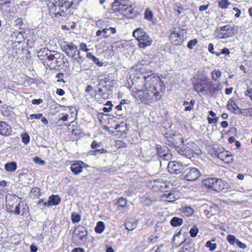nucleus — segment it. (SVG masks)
I'll list each match as a JSON object with an SVG mask.
<instances>
[{
  "instance_id": "obj_1",
  "label": "nucleus",
  "mask_w": 252,
  "mask_h": 252,
  "mask_svg": "<svg viewBox=\"0 0 252 252\" xmlns=\"http://www.w3.org/2000/svg\"><path fill=\"white\" fill-rule=\"evenodd\" d=\"M145 84L143 88L137 89L136 98L141 103L146 105H151L159 100L162 96L161 92L157 90L154 81L152 79L154 78L153 74L147 76H144Z\"/></svg>"
},
{
  "instance_id": "obj_2",
  "label": "nucleus",
  "mask_w": 252,
  "mask_h": 252,
  "mask_svg": "<svg viewBox=\"0 0 252 252\" xmlns=\"http://www.w3.org/2000/svg\"><path fill=\"white\" fill-rule=\"evenodd\" d=\"M79 0H59L55 3H52L50 12L54 13L55 17H65L70 12L71 8H76Z\"/></svg>"
},
{
  "instance_id": "obj_3",
  "label": "nucleus",
  "mask_w": 252,
  "mask_h": 252,
  "mask_svg": "<svg viewBox=\"0 0 252 252\" xmlns=\"http://www.w3.org/2000/svg\"><path fill=\"white\" fill-rule=\"evenodd\" d=\"M202 184L205 188L217 192H220L224 189L225 183L220 179L208 178L204 179Z\"/></svg>"
},
{
  "instance_id": "obj_4",
  "label": "nucleus",
  "mask_w": 252,
  "mask_h": 252,
  "mask_svg": "<svg viewBox=\"0 0 252 252\" xmlns=\"http://www.w3.org/2000/svg\"><path fill=\"white\" fill-rule=\"evenodd\" d=\"M133 36L138 41L139 46L145 48L151 45L153 40L142 29L138 28L133 32Z\"/></svg>"
},
{
  "instance_id": "obj_5",
  "label": "nucleus",
  "mask_w": 252,
  "mask_h": 252,
  "mask_svg": "<svg viewBox=\"0 0 252 252\" xmlns=\"http://www.w3.org/2000/svg\"><path fill=\"white\" fill-rule=\"evenodd\" d=\"M64 57L63 54H61L57 51H52V53L49 54L47 59L45 61L44 63L51 69L55 68L56 67L60 66V62L59 59H63Z\"/></svg>"
},
{
  "instance_id": "obj_6",
  "label": "nucleus",
  "mask_w": 252,
  "mask_h": 252,
  "mask_svg": "<svg viewBox=\"0 0 252 252\" xmlns=\"http://www.w3.org/2000/svg\"><path fill=\"white\" fill-rule=\"evenodd\" d=\"M215 155L224 163H230L233 161V155L223 148H218L215 151Z\"/></svg>"
},
{
  "instance_id": "obj_7",
  "label": "nucleus",
  "mask_w": 252,
  "mask_h": 252,
  "mask_svg": "<svg viewBox=\"0 0 252 252\" xmlns=\"http://www.w3.org/2000/svg\"><path fill=\"white\" fill-rule=\"evenodd\" d=\"M232 27L229 25L218 27L215 32V37L219 39L230 37L232 34Z\"/></svg>"
},
{
  "instance_id": "obj_8",
  "label": "nucleus",
  "mask_w": 252,
  "mask_h": 252,
  "mask_svg": "<svg viewBox=\"0 0 252 252\" xmlns=\"http://www.w3.org/2000/svg\"><path fill=\"white\" fill-rule=\"evenodd\" d=\"M164 143L170 147H180L183 143V138L182 135L179 133L173 134L172 136H166V140Z\"/></svg>"
},
{
  "instance_id": "obj_9",
  "label": "nucleus",
  "mask_w": 252,
  "mask_h": 252,
  "mask_svg": "<svg viewBox=\"0 0 252 252\" xmlns=\"http://www.w3.org/2000/svg\"><path fill=\"white\" fill-rule=\"evenodd\" d=\"M183 177L187 181H193L197 180L200 176V171L196 168H188L183 172Z\"/></svg>"
},
{
  "instance_id": "obj_10",
  "label": "nucleus",
  "mask_w": 252,
  "mask_h": 252,
  "mask_svg": "<svg viewBox=\"0 0 252 252\" xmlns=\"http://www.w3.org/2000/svg\"><path fill=\"white\" fill-rule=\"evenodd\" d=\"M88 235L87 230L83 226L76 227L72 233V237L76 239H79L82 243H86Z\"/></svg>"
},
{
  "instance_id": "obj_11",
  "label": "nucleus",
  "mask_w": 252,
  "mask_h": 252,
  "mask_svg": "<svg viewBox=\"0 0 252 252\" xmlns=\"http://www.w3.org/2000/svg\"><path fill=\"white\" fill-rule=\"evenodd\" d=\"M21 198H19L17 195L13 194H7L6 195V208L8 212H13L14 205L19 201Z\"/></svg>"
},
{
  "instance_id": "obj_12",
  "label": "nucleus",
  "mask_w": 252,
  "mask_h": 252,
  "mask_svg": "<svg viewBox=\"0 0 252 252\" xmlns=\"http://www.w3.org/2000/svg\"><path fill=\"white\" fill-rule=\"evenodd\" d=\"M168 170L171 174H178L182 172V166L180 163L173 161L169 162Z\"/></svg>"
},
{
  "instance_id": "obj_13",
  "label": "nucleus",
  "mask_w": 252,
  "mask_h": 252,
  "mask_svg": "<svg viewBox=\"0 0 252 252\" xmlns=\"http://www.w3.org/2000/svg\"><path fill=\"white\" fill-rule=\"evenodd\" d=\"M29 207L28 205L23 202L19 201L18 204L15 206V210H13V213L16 215L23 216L29 212Z\"/></svg>"
},
{
  "instance_id": "obj_14",
  "label": "nucleus",
  "mask_w": 252,
  "mask_h": 252,
  "mask_svg": "<svg viewBox=\"0 0 252 252\" xmlns=\"http://www.w3.org/2000/svg\"><path fill=\"white\" fill-rule=\"evenodd\" d=\"M62 49L67 56L72 57H74L78 51L77 47L72 43L64 45Z\"/></svg>"
},
{
  "instance_id": "obj_15",
  "label": "nucleus",
  "mask_w": 252,
  "mask_h": 252,
  "mask_svg": "<svg viewBox=\"0 0 252 252\" xmlns=\"http://www.w3.org/2000/svg\"><path fill=\"white\" fill-rule=\"evenodd\" d=\"M88 166V165L83 161H78L71 164L70 169L74 175H77L82 172L83 167L87 168Z\"/></svg>"
},
{
  "instance_id": "obj_16",
  "label": "nucleus",
  "mask_w": 252,
  "mask_h": 252,
  "mask_svg": "<svg viewBox=\"0 0 252 252\" xmlns=\"http://www.w3.org/2000/svg\"><path fill=\"white\" fill-rule=\"evenodd\" d=\"M12 132L11 126L4 122H0V134L2 136H8Z\"/></svg>"
},
{
  "instance_id": "obj_17",
  "label": "nucleus",
  "mask_w": 252,
  "mask_h": 252,
  "mask_svg": "<svg viewBox=\"0 0 252 252\" xmlns=\"http://www.w3.org/2000/svg\"><path fill=\"white\" fill-rule=\"evenodd\" d=\"M157 153L158 156L163 160H168L171 159L172 155L169 153L167 148L157 147Z\"/></svg>"
},
{
  "instance_id": "obj_18",
  "label": "nucleus",
  "mask_w": 252,
  "mask_h": 252,
  "mask_svg": "<svg viewBox=\"0 0 252 252\" xmlns=\"http://www.w3.org/2000/svg\"><path fill=\"white\" fill-rule=\"evenodd\" d=\"M122 14L127 18H133L136 15V12L131 6H126L119 10Z\"/></svg>"
},
{
  "instance_id": "obj_19",
  "label": "nucleus",
  "mask_w": 252,
  "mask_h": 252,
  "mask_svg": "<svg viewBox=\"0 0 252 252\" xmlns=\"http://www.w3.org/2000/svg\"><path fill=\"white\" fill-rule=\"evenodd\" d=\"M61 199L59 195H52L49 197L47 202H45L43 205L45 207L57 205L61 202Z\"/></svg>"
},
{
  "instance_id": "obj_20",
  "label": "nucleus",
  "mask_w": 252,
  "mask_h": 252,
  "mask_svg": "<svg viewBox=\"0 0 252 252\" xmlns=\"http://www.w3.org/2000/svg\"><path fill=\"white\" fill-rule=\"evenodd\" d=\"M194 90L199 93L206 94V89L204 85V81L202 80H197L193 84Z\"/></svg>"
},
{
  "instance_id": "obj_21",
  "label": "nucleus",
  "mask_w": 252,
  "mask_h": 252,
  "mask_svg": "<svg viewBox=\"0 0 252 252\" xmlns=\"http://www.w3.org/2000/svg\"><path fill=\"white\" fill-rule=\"evenodd\" d=\"M128 0H115L112 4L114 10H120L126 6Z\"/></svg>"
},
{
  "instance_id": "obj_22",
  "label": "nucleus",
  "mask_w": 252,
  "mask_h": 252,
  "mask_svg": "<svg viewBox=\"0 0 252 252\" xmlns=\"http://www.w3.org/2000/svg\"><path fill=\"white\" fill-rule=\"evenodd\" d=\"M137 220L135 218H129L125 222V225L128 230L132 231L137 226Z\"/></svg>"
},
{
  "instance_id": "obj_23",
  "label": "nucleus",
  "mask_w": 252,
  "mask_h": 252,
  "mask_svg": "<svg viewBox=\"0 0 252 252\" xmlns=\"http://www.w3.org/2000/svg\"><path fill=\"white\" fill-rule=\"evenodd\" d=\"M52 53V51L49 50L47 48H43L37 52V56L40 60L46 61L49 54Z\"/></svg>"
},
{
  "instance_id": "obj_24",
  "label": "nucleus",
  "mask_w": 252,
  "mask_h": 252,
  "mask_svg": "<svg viewBox=\"0 0 252 252\" xmlns=\"http://www.w3.org/2000/svg\"><path fill=\"white\" fill-rule=\"evenodd\" d=\"M194 244L192 242L185 243L179 252H194Z\"/></svg>"
},
{
  "instance_id": "obj_25",
  "label": "nucleus",
  "mask_w": 252,
  "mask_h": 252,
  "mask_svg": "<svg viewBox=\"0 0 252 252\" xmlns=\"http://www.w3.org/2000/svg\"><path fill=\"white\" fill-rule=\"evenodd\" d=\"M204 85L206 89V94L209 92L212 94L215 92L216 88L214 87L212 82L208 80H204Z\"/></svg>"
},
{
  "instance_id": "obj_26",
  "label": "nucleus",
  "mask_w": 252,
  "mask_h": 252,
  "mask_svg": "<svg viewBox=\"0 0 252 252\" xmlns=\"http://www.w3.org/2000/svg\"><path fill=\"white\" fill-rule=\"evenodd\" d=\"M227 107L229 110H233L234 113H235V111L240 109L235 101L232 99L228 100Z\"/></svg>"
},
{
  "instance_id": "obj_27",
  "label": "nucleus",
  "mask_w": 252,
  "mask_h": 252,
  "mask_svg": "<svg viewBox=\"0 0 252 252\" xmlns=\"http://www.w3.org/2000/svg\"><path fill=\"white\" fill-rule=\"evenodd\" d=\"M183 222V220L182 218L177 217H173L170 220V224L173 227H177L180 226Z\"/></svg>"
},
{
  "instance_id": "obj_28",
  "label": "nucleus",
  "mask_w": 252,
  "mask_h": 252,
  "mask_svg": "<svg viewBox=\"0 0 252 252\" xmlns=\"http://www.w3.org/2000/svg\"><path fill=\"white\" fill-rule=\"evenodd\" d=\"M5 168L7 171L14 172L17 168V163L15 161L7 163L5 165Z\"/></svg>"
},
{
  "instance_id": "obj_29",
  "label": "nucleus",
  "mask_w": 252,
  "mask_h": 252,
  "mask_svg": "<svg viewBox=\"0 0 252 252\" xmlns=\"http://www.w3.org/2000/svg\"><path fill=\"white\" fill-rule=\"evenodd\" d=\"M87 57L92 59L94 63L96 64L99 66H101L103 65V63L100 62L99 59L95 57L92 53H87Z\"/></svg>"
},
{
  "instance_id": "obj_30",
  "label": "nucleus",
  "mask_w": 252,
  "mask_h": 252,
  "mask_svg": "<svg viewBox=\"0 0 252 252\" xmlns=\"http://www.w3.org/2000/svg\"><path fill=\"white\" fill-rule=\"evenodd\" d=\"M162 198H166V201L170 202H173L177 199L173 193L170 192L167 194H164L162 196Z\"/></svg>"
},
{
  "instance_id": "obj_31",
  "label": "nucleus",
  "mask_w": 252,
  "mask_h": 252,
  "mask_svg": "<svg viewBox=\"0 0 252 252\" xmlns=\"http://www.w3.org/2000/svg\"><path fill=\"white\" fill-rule=\"evenodd\" d=\"M104 228V223L103 221H99L96 224V226L95 227V231L99 234L101 233L103 231Z\"/></svg>"
},
{
  "instance_id": "obj_32",
  "label": "nucleus",
  "mask_w": 252,
  "mask_h": 252,
  "mask_svg": "<svg viewBox=\"0 0 252 252\" xmlns=\"http://www.w3.org/2000/svg\"><path fill=\"white\" fill-rule=\"evenodd\" d=\"M30 195L32 198L38 197L40 195V189L37 187L33 188L31 191Z\"/></svg>"
},
{
  "instance_id": "obj_33",
  "label": "nucleus",
  "mask_w": 252,
  "mask_h": 252,
  "mask_svg": "<svg viewBox=\"0 0 252 252\" xmlns=\"http://www.w3.org/2000/svg\"><path fill=\"white\" fill-rule=\"evenodd\" d=\"M227 240L228 242L232 245L236 244V241H238V239H236V237L233 235H228L226 237Z\"/></svg>"
},
{
  "instance_id": "obj_34",
  "label": "nucleus",
  "mask_w": 252,
  "mask_h": 252,
  "mask_svg": "<svg viewBox=\"0 0 252 252\" xmlns=\"http://www.w3.org/2000/svg\"><path fill=\"white\" fill-rule=\"evenodd\" d=\"M153 17V14L152 11L148 8L146 9L145 12V18L148 20L152 21Z\"/></svg>"
},
{
  "instance_id": "obj_35",
  "label": "nucleus",
  "mask_w": 252,
  "mask_h": 252,
  "mask_svg": "<svg viewBox=\"0 0 252 252\" xmlns=\"http://www.w3.org/2000/svg\"><path fill=\"white\" fill-rule=\"evenodd\" d=\"M81 220V216L79 214L73 213L71 214V220L73 222H78Z\"/></svg>"
},
{
  "instance_id": "obj_36",
  "label": "nucleus",
  "mask_w": 252,
  "mask_h": 252,
  "mask_svg": "<svg viewBox=\"0 0 252 252\" xmlns=\"http://www.w3.org/2000/svg\"><path fill=\"white\" fill-rule=\"evenodd\" d=\"M221 76V72L219 70H214L212 72V79L216 81Z\"/></svg>"
},
{
  "instance_id": "obj_37",
  "label": "nucleus",
  "mask_w": 252,
  "mask_h": 252,
  "mask_svg": "<svg viewBox=\"0 0 252 252\" xmlns=\"http://www.w3.org/2000/svg\"><path fill=\"white\" fill-rule=\"evenodd\" d=\"M107 151V150L104 149L103 148L99 149H96L94 151H91L90 152V155L95 156L97 155L98 154H101L103 153H105Z\"/></svg>"
},
{
  "instance_id": "obj_38",
  "label": "nucleus",
  "mask_w": 252,
  "mask_h": 252,
  "mask_svg": "<svg viewBox=\"0 0 252 252\" xmlns=\"http://www.w3.org/2000/svg\"><path fill=\"white\" fill-rule=\"evenodd\" d=\"M66 109H69V110H71V108L69 107H65L64 106L61 105L60 104H58L55 107V109L56 112L63 111H66Z\"/></svg>"
},
{
  "instance_id": "obj_39",
  "label": "nucleus",
  "mask_w": 252,
  "mask_h": 252,
  "mask_svg": "<svg viewBox=\"0 0 252 252\" xmlns=\"http://www.w3.org/2000/svg\"><path fill=\"white\" fill-rule=\"evenodd\" d=\"M197 42L198 40L196 39H192L188 42L187 47L190 49H192Z\"/></svg>"
},
{
  "instance_id": "obj_40",
  "label": "nucleus",
  "mask_w": 252,
  "mask_h": 252,
  "mask_svg": "<svg viewBox=\"0 0 252 252\" xmlns=\"http://www.w3.org/2000/svg\"><path fill=\"white\" fill-rule=\"evenodd\" d=\"M206 247L209 248L210 251H213L216 249L217 244L212 243L211 241H208L206 242Z\"/></svg>"
},
{
  "instance_id": "obj_41",
  "label": "nucleus",
  "mask_w": 252,
  "mask_h": 252,
  "mask_svg": "<svg viewBox=\"0 0 252 252\" xmlns=\"http://www.w3.org/2000/svg\"><path fill=\"white\" fill-rule=\"evenodd\" d=\"M229 4L230 3L227 0H221V1L219 2V6L221 8L225 9L228 7Z\"/></svg>"
},
{
  "instance_id": "obj_42",
  "label": "nucleus",
  "mask_w": 252,
  "mask_h": 252,
  "mask_svg": "<svg viewBox=\"0 0 252 252\" xmlns=\"http://www.w3.org/2000/svg\"><path fill=\"white\" fill-rule=\"evenodd\" d=\"M198 231V228L195 226H193L190 229V231H189L190 236L193 238L196 237Z\"/></svg>"
},
{
  "instance_id": "obj_43",
  "label": "nucleus",
  "mask_w": 252,
  "mask_h": 252,
  "mask_svg": "<svg viewBox=\"0 0 252 252\" xmlns=\"http://www.w3.org/2000/svg\"><path fill=\"white\" fill-rule=\"evenodd\" d=\"M127 201L124 198H120L118 199L117 201V204L118 206L124 207L126 205Z\"/></svg>"
},
{
  "instance_id": "obj_44",
  "label": "nucleus",
  "mask_w": 252,
  "mask_h": 252,
  "mask_svg": "<svg viewBox=\"0 0 252 252\" xmlns=\"http://www.w3.org/2000/svg\"><path fill=\"white\" fill-rule=\"evenodd\" d=\"M22 141L25 144H27L30 142V136L27 133H25L22 135Z\"/></svg>"
},
{
  "instance_id": "obj_45",
  "label": "nucleus",
  "mask_w": 252,
  "mask_h": 252,
  "mask_svg": "<svg viewBox=\"0 0 252 252\" xmlns=\"http://www.w3.org/2000/svg\"><path fill=\"white\" fill-rule=\"evenodd\" d=\"M158 238H159L158 236L157 235H152L149 237V238H148V241L149 243H154L158 241Z\"/></svg>"
},
{
  "instance_id": "obj_46",
  "label": "nucleus",
  "mask_w": 252,
  "mask_h": 252,
  "mask_svg": "<svg viewBox=\"0 0 252 252\" xmlns=\"http://www.w3.org/2000/svg\"><path fill=\"white\" fill-rule=\"evenodd\" d=\"M77 56L73 57L74 60L76 61L79 64H81L83 62L82 57L80 55V52L79 51L77 52Z\"/></svg>"
},
{
  "instance_id": "obj_47",
  "label": "nucleus",
  "mask_w": 252,
  "mask_h": 252,
  "mask_svg": "<svg viewBox=\"0 0 252 252\" xmlns=\"http://www.w3.org/2000/svg\"><path fill=\"white\" fill-rule=\"evenodd\" d=\"M63 73H58L56 75V78L58 79L57 81L58 82H63L64 83V81L63 79Z\"/></svg>"
},
{
  "instance_id": "obj_48",
  "label": "nucleus",
  "mask_w": 252,
  "mask_h": 252,
  "mask_svg": "<svg viewBox=\"0 0 252 252\" xmlns=\"http://www.w3.org/2000/svg\"><path fill=\"white\" fill-rule=\"evenodd\" d=\"M42 116V114H31L30 115L29 118L32 119H39Z\"/></svg>"
},
{
  "instance_id": "obj_49",
  "label": "nucleus",
  "mask_w": 252,
  "mask_h": 252,
  "mask_svg": "<svg viewBox=\"0 0 252 252\" xmlns=\"http://www.w3.org/2000/svg\"><path fill=\"white\" fill-rule=\"evenodd\" d=\"M101 143H98L96 141H94L91 145V147L93 149H96L100 147Z\"/></svg>"
},
{
  "instance_id": "obj_50",
  "label": "nucleus",
  "mask_w": 252,
  "mask_h": 252,
  "mask_svg": "<svg viewBox=\"0 0 252 252\" xmlns=\"http://www.w3.org/2000/svg\"><path fill=\"white\" fill-rule=\"evenodd\" d=\"M219 120V118L218 117H214V118H211L210 117L208 118V122L209 124H213V123L216 124V123L218 122Z\"/></svg>"
},
{
  "instance_id": "obj_51",
  "label": "nucleus",
  "mask_w": 252,
  "mask_h": 252,
  "mask_svg": "<svg viewBox=\"0 0 252 252\" xmlns=\"http://www.w3.org/2000/svg\"><path fill=\"white\" fill-rule=\"evenodd\" d=\"M184 211L185 212H187L188 213L187 215L189 216L190 215H191L193 213V210L191 207H186L185 208H184Z\"/></svg>"
},
{
  "instance_id": "obj_52",
  "label": "nucleus",
  "mask_w": 252,
  "mask_h": 252,
  "mask_svg": "<svg viewBox=\"0 0 252 252\" xmlns=\"http://www.w3.org/2000/svg\"><path fill=\"white\" fill-rule=\"evenodd\" d=\"M33 161H34L35 163H37L39 164H43L45 163L44 160H42L40 158L37 157H35L33 158Z\"/></svg>"
},
{
  "instance_id": "obj_53",
  "label": "nucleus",
  "mask_w": 252,
  "mask_h": 252,
  "mask_svg": "<svg viewBox=\"0 0 252 252\" xmlns=\"http://www.w3.org/2000/svg\"><path fill=\"white\" fill-rule=\"evenodd\" d=\"M236 244L237 245V246L238 247H239L240 248L243 249H245L247 248L246 245L243 243L242 242L240 241L239 240H238V241H236Z\"/></svg>"
},
{
  "instance_id": "obj_54",
  "label": "nucleus",
  "mask_w": 252,
  "mask_h": 252,
  "mask_svg": "<svg viewBox=\"0 0 252 252\" xmlns=\"http://www.w3.org/2000/svg\"><path fill=\"white\" fill-rule=\"evenodd\" d=\"M43 102V100L42 99H34L32 100V103L33 104H39Z\"/></svg>"
},
{
  "instance_id": "obj_55",
  "label": "nucleus",
  "mask_w": 252,
  "mask_h": 252,
  "mask_svg": "<svg viewBox=\"0 0 252 252\" xmlns=\"http://www.w3.org/2000/svg\"><path fill=\"white\" fill-rule=\"evenodd\" d=\"M113 76L112 74H109L104 78L107 83L113 81L112 79Z\"/></svg>"
},
{
  "instance_id": "obj_56",
  "label": "nucleus",
  "mask_w": 252,
  "mask_h": 252,
  "mask_svg": "<svg viewBox=\"0 0 252 252\" xmlns=\"http://www.w3.org/2000/svg\"><path fill=\"white\" fill-rule=\"evenodd\" d=\"M71 252H85V251L82 248H76L73 249Z\"/></svg>"
},
{
  "instance_id": "obj_57",
  "label": "nucleus",
  "mask_w": 252,
  "mask_h": 252,
  "mask_svg": "<svg viewBox=\"0 0 252 252\" xmlns=\"http://www.w3.org/2000/svg\"><path fill=\"white\" fill-rule=\"evenodd\" d=\"M108 30L107 28H105L102 30V32L103 33V37L104 38H107L109 36V35L107 34L108 33Z\"/></svg>"
},
{
  "instance_id": "obj_58",
  "label": "nucleus",
  "mask_w": 252,
  "mask_h": 252,
  "mask_svg": "<svg viewBox=\"0 0 252 252\" xmlns=\"http://www.w3.org/2000/svg\"><path fill=\"white\" fill-rule=\"evenodd\" d=\"M80 48L82 50H84L86 52H87L89 50V49L87 48V45L85 43H82L80 44Z\"/></svg>"
},
{
  "instance_id": "obj_59",
  "label": "nucleus",
  "mask_w": 252,
  "mask_h": 252,
  "mask_svg": "<svg viewBox=\"0 0 252 252\" xmlns=\"http://www.w3.org/2000/svg\"><path fill=\"white\" fill-rule=\"evenodd\" d=\"M208 49L211 53H212V54L215 53V52L214 51V45L212 43H210L209 44Z\"/></svg>"
},
{
  "instance_id": "obj_60",
  "label": "nucleus",
  "mask_w": 252,
  "mask_h": 252,
  "mask_svg": "<svg viewBox=\"0 0 252 252\" xmlns=\"http://www.w3.org/2000/svg\"><path fill=\"white\" fill-rule=\"evenodd\" d=\"M56 93L58 95L62 96L64 94V91L62 89H58L57 90Z\"/></svg>"
},
{
  "instance_id": "obj_61",
  "label": "nucleus",
  "mask_w": 252,
  "mask_h": 252,
  "mask_svg": "<svg viewBox=\"0 0 252 252\" xmlns=\"http://www.w3.org/2000/svg\"><path fill=\"white\" fill-rule=\"evenodd\" d=\"M31 252H36L37 251V247L34 245H32L30 246Z\"/></svg>"
},
{
  "instance_id": "obj_62",
  "label": "nucleus",
  "mask_w": 252,
  "mask_h": 252,
  "mask_svg": "<svg viewBox=\"0 0 252 252\" xmlns=\"http://www.w3.org/2000/svg\"><path fill=\"white\" fill-rule=\"evenodd\" d=\"M68 118V115L65 114L62 118H60L59 120V122L61 121H62L63 122H66L67 121Z\"/></svg>"
},
{
  "instance_id": "obj_63",
  "label": "nucleus",
  "mask_w": 252,
  "mask_h": 252,
  "mask_svg": "<svg viewBox=\"0 0 252 252\" xmlns=\"http://www.w3.org/2000/svg\"><path fill=\"white\" fill-rule=\"evenodd\" d=\"M221 53L225 55H228L230 53V51L227 48H224L222 51Z\"/></svg>"
},
{
  "instance_id": "obj_64",
  "label": "nucleus",
  "mask_w": 252,
  "mask_h": 252,
  "mask_svg": "<svg viewBox=\"0 0 252 252\" xmlns=\"http://www.w3.org/2000/svg\"><path fill=\"white\" fill-rule=\"evenodd\" d=\"M245 94L246 95L251 97V95H252V89H248L245 92Z\"/></svg>"
}]
</instances>
